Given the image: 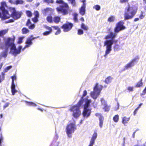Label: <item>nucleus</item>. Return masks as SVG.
<instances>
[{"label":"nucleus","instance_id":"obj_2","mask_svg":"<svg viewBox=\"0 0 146 146\" xmlns=\"http://www.w3.org/2000/svg\"><path fill=\"white\" fill-rule=\"evenodd\" d=\"M123 21H119L116 24L114 29L115 33L111 32L109 34L105 36L104 38L106 40L104 42V46H106V50L104 56L106 57L110 53L112 50V45L113 43H115L116 42L117 40H115L114 39L117 35V33L125 29V27L123 25Z\"/></svg>","mask_w":146,"mask_h":146},{"label":"nucleus","instance_id":"obj_34","mask_svg":"<svg viewBox=\"0 0 146 146\" xmlns=\"http://www.w3.org/2000/svg\"><path fill=\"white\" fill-rule=\"evenodd\" d=\"M133 87L128 86L127 88V89L129 92H133Z\"/></svg>","mask_w":146,"mask_h":146},{"label":"nucleus","instance_id":"obj_25","mask_svg":"<svg viewBox=\"0 0 146 146\" xmlns=\"http://www.w3.org/2000/svg\"><path fill=\"white\" fill-rule=\"evenodd\" d=\"M145 16V14L144 12L142 11H141V14L139 16L140 18L141 19H143Z\"/></svg>","mask_w":146,"mask_h":146},{"label":"nucleus","instance_id":"obj_47","mask_svg":"<svg viewBox=\"0 0 146 146\" xmlns=\"http://www.w3.org/2000/svg\"><path fill=\"white\" fill-rule=\"evenodd\" d=\"M31 24V22L30 19H28L26 23V25L27 26H29V25Z\"/></svg>","mask_w":146,"mask_h":146},{"label":"nucleus","instance_id":"obj_39","mask_svg":"<svg viewBox=\"0 0 146 146\" xmlns=\"http://www.w3.org/2000/svg\"><path fill=\"white\" fill-rule=\"evenodd\" d=\"M24 38V37H20L18 39V43L19 44H21L22 42V40Z\"/></svg>","mask_w":146,"mask_h":146},{"label":"nucleus","instance_id":"obj_4","mask_svg":"<svg viewBox=\"0 0 146 146\" xmlns=\"http://www.w3.org/2000/svg\"><path fill=\"white\" fill-rule=\"evenodd\" d=\"M56 3L62 4L61 5L56 8V10L58 13H62L63 15L67 14L68 13V10L69 8L68 5L64 3L62 0H57Z\"/></svg>","mask_w":146,"mask_h":146},{"label":"nucleus","instance_id":"obj_7","mask_svg":"<svg viewBox=\"0 0 146 146\" xmlns=\"http://www.w3.org/2000/svg\"><path fill=\"white\" fill-rule=\"evenodd\" d=\"M103 88L102 86L97 84L94 88V91L91 92L90 95L92 98L96 99L99 95Z\"/></svg>","mask_w":146,"mask_h":146},{"label":"nucleus","instance_id":"obj_57","mask_svg":"<svg viewBox=\"0 0 146 146\" xmlns=\"http://www.w3.org/2000/svg\"><path fill=\"white\" fill-rule=\"evenodd\" d=\"M143 92L144 94L146 93V86L145 89L143 90Z\"/></svg>","mask_w":146,"mask_h":146},{"label":"nucleus","instance_id":"obj_30","mask_svg":"<svg viewBox=\"0 0 146 146\" xmlns=\"http://www.w3.org/2000/svg\"><path fill=\"white\" fill-rule=\"evenodd\" d=\"M51 9L49 8H47L46 9H44V13H45V15H46V14L48 13H50V11H51Z\"/></svg>","mask_w":146,"mask_h":146},{"label":"nucleus","instance_id":"obj_9","mask_svg":"<svg viewBox=\"0 0 146 146\" xmlns=\"http://www.w3.org/2000/svg\"><path fill=\"white\" fill-rule=\"evenodd\" d=\"M138 58V57L135 58L127 64L125 65L124 66L123 70L125 71L131 68L133 66L135 65L136 60Z\"/></svg>","mask_w":146,"mask_h":146},{"label":"nucleus","instance_id":"obj_48","mask_svg":"<svg viewBox=\"0 0 146 146\" xmlns=\"http://www.w3.org/2000/svg\"><path fill=\"white\" fill-rule=\"evenodd\" d=\"M129 0H120V2L121 3H123L128 2Z\"/></svg>","mask_w":146,"mask_h":146},{"label":"nucleus","instance_id":"obj_44","mask_svg":"<svg viewBox=\"0 0 146 146\" xmlns=\"http://www.w3.org/2000/svg\"><path fill=\"white\" fill-rule=\"evenodd\" d=\"M51 32L49 31H46L43 33V35L44 36H47Z\"/></svg>","mask_w":146,"mask_h":146},{"label":"nucleus","instance_id":"obj_8","mask_svg":"<svg viewBox=\"0 0 146 146\" xmlns=\"http://www.w3.org/2000/svg\"><path fill=\"white\" fill-rule=\"evenodd\" d=\"M76 129V127L74 124L70 123L68 125L66 129V133L68 137L71 138L72 137V134L74 132Z\"/></svg>","mask_w":146,"mask_h":146},{"label":"nucleus","instance_id":"obj_64","mask_svg":"<svg viewBox=\"0 0 146 146\" xmlns=\"http://www.w3.org/2000/svg\"><path fill=\"white\" fill-rule=\"evenodd\" d=\"M93 146V145H91L90 144L88 146Z\"/></svg>","mask_w":146,"mask_h":146},{"label":"nucleus","instance_id":"obj_42","mask_svg":"<svg viewBox=\"0 0 146 146\" xmlns=\"http://www.w3.org/2000/svg\"><path fill=\"white\" fill-rule=\"evenodd\" d=\"M38 17H35L32 19V20L34 23H36L38 21Z\"/></svg>","mask_w":146,"mask_h":146},{"label":"nucleus","instance_id":"obj_59","mask_svg":"<svg viewBox=\"0 0 146 146\" xmlns=\"http://www.w3.org/2000/svg\"><path fill=\"white\" fill-rule=\"evenodd\" d=\"M80 20L83 21H84V19L83 17H81L80 18Z\"/></svg>","mask_w":146,"mask_h":146},{"label":"nucleus","instance_id":"obj_53","mask_svg":"<svg viewBox=\"0 0 146 146\" xmlns=\"http://www.w3.org/2000/svg\"><path fill=\"white\" fill-rule=\"evenodd\" d=\"M138 110V109H137V108L135 110V111H134V115H135V114L137 113Z\"/></svg>","mask_w":146,"mask_h":146},{"label":"nucleus","instance_id":"obj_3","mask_svg":"<svg viewBox=\"0 0 146 146\" xmlns=\"http://www.w3.org/2000/svg\"><path fill=\"white\" fill-rule=\"evenodd\" d=\"M137 10L136 7H130L128 3L127 7H125L124 14L125 20L132 19L136 14Z\"/></svg>","mask_w":146,"mask_h":146},{"label":"nucleus","instance_id":"obj_45","mask_svg":"<svg viewBox=\"0 0 146 146\" xmlns=\"http://www.w3.org/2000/svg\"><path fill=\"white\" fill-rule=\"evenodd\" d=\"M9 104V102H7L3 106V108L4 109L5 108L7 107Z\"/></svg>","mask_w":146,"mask_h":146},{"label":"nucleus","instance_id":"obj_61","mask_svg":"<svg viewBox=\"0 0 146 146\" xmlns=\"http://www.w3.org/2000/svg\"><path fill=\"white\" fill-rule=\"evenodd\" d=\"M33 0H28V1L29 2H31Z\"/></svg>","mask_w":146,"mask_h":146},{"label":"nucleus","instance_id":"obj_22","mask_svg":"<svg viewBox=\"0 0 146 146\" xmlns=\"http://www.w3.org/2000/svg\"><path fill=\"white\" fill-rule=\"evenodd\" d=\"M22 31L23 34H26L28 33L29 31V30L28 29L25 28H23Z\"/></svg>","mask_w":146,"mask_h":146},{"label":"nucleus","instance_id":"obj_33","mask_svg":"<svg viewBox=\"0 0 146 146\" xmlns=\"http://www.w3.org/2000/svg\"><path fill=\"white\" fill-rule=\"evenodd\" d=\"M93 8L95 9L97 11H99L100 9V7L98 5H96L93 7Z\"/></svg>","mask_w":146,"mask_h":146},{"label":"nucleus","instance_id":"obj_10","mask_svg":"<svg viewBox=\"0 0 146 146\" xmlns=\"http://www.w3.org/2000/svg\"><path fill=\"white\" fill-rule=\"evenodd\" d=\"M38 37V36L36 37H33V36L32 35L30 37L28 38L27 39V40L25 42L26 44L25 45V47L22 49V50L23 51L26 48L29 47L33 43L32 41Z\"/></svg>","mask_w":146,"mask_h":146},{"label":"nucleus","instance_id":"obj_50","mask_svg":"<svg viewBox=\"0 0 146 146\" xmlns=\"http://www.w3.org/2000/svg\"><path fill=\"white\" fill-rule=\"evenodd\" d=\"M95 115L97 116L98 117H99L101 116H102L100 114L98 113H96L95 114Z\"/></svg>","mask_w":146,"mask_h":146},{"label":"nucleus","instance_id":"obj_26","mask_svg":"<svg viewBox=\"0 0 146 146\" xmlns=\"http://www.w3.org/2000/svg\"><path fill=\"white\" fill-rule=\"evenodd\" d=\"M103 109L105 110V111H108L110 109V107L107 106V104L104 106V107L103 108Z\"/></svg>","mask_w":146,"mask_h":146},{"label":"nucleus","instance_id":"obj_13","mask_svg":"<svg viewBox=\"0 0 146 146\" xmlns=\"http://www.w3.org/2000/svg\"><path fill=\"white\" fill-rule=\"evenodd\" d=\"M86 0H83L82 1L83 4L81 8L79 9V13L82 15H83L85 14L86 11V4L85 2Z\"/></svg>","mask_w":146,"mask_h":146},{"label":"nucleus","instance_id":"obj_60","mask_svg":"<svg viewBox=\"0 0 146 146\" xmlns=\"http://www.w3.org/2000/svg\"><path fill=\"white\" fill-rule=\"evenodd\" d=\"M38 110H40L41 111H43V110L42 109H41L40 108H38L37 109Z\"/></svg>","mask_w":146,"mask_h":146},{"label":"nucleus","instance_id":"obj_28","mask_svg":"<svg viewBox=\"0 0 146 146\" xmlns=\"http://www.w3.org/2000/svg\"><path fill=\"white\" fill-rule=\"evenodd\" d=\"M46 20L48 22L50 23H51L52 22V17L50 16L47 17Z\"/></svg>","mask_w":146,"mask_h":146},{"label":"nucleus","instance_id":"obj_27","mask_svg":"<svg viewBox=\"0 0 146 146\" xmlns=\"http://www.w3.org/2000/svg\"><path fill=\"white\" fill-rule=\"evenodd\" d=\"M142 79H141L140 81L138 82L137 85H136V87H139L142 86L143 83L142 82Z\"/></svg>","mask_w":146,"mask_h":146},{"label":"nucleus","instance_id":"obj_56","mask_svg":"<svg viewBox=\"0 0 146 146\" xmlns=\"http://www.w3.org/2000/svg\"><path fill=\"white\" fill-rule=\"evenodd\" d=\"M139 18H135V19L134 20V21H139Z\"/></svg>","mask_w":146,"mask_h":146},{"label":"nucleus","instance_id":"obj_51","mask_svg":"<svg viewBox=\"0 0 146 146\" xmlns=\"http://www.w3.org/2000/svg\"><path fill=\"white\" fill-rule=\"evenodd\" d=\"M52 27L54 28V29H56V30H58V29H60L57 26H53Z\"/></svg>","mask_w":146,"mask_h":146},{"label":"nucleus","instance_id":"obj_41","mask_svg":"<svg viewBox=\"0 0 146 146\" xmlns=\"http://www.w3.org/2000/svg\"><path fill=\"white\" fill-rule=\"evenodd\" d=\"M44 27L47 30H48L49 31V32H51L52 31V29L51 27H50L47 26L45 25L44 26Z\"/></svg>","mask_w":146,"mask_h":146},{"label":"nucleus","instance_id":"obj_12","mask_svg":"<svg viewBox=\"0 0 146 146\" xmlns=\"http://www.w3.org/2000/svg\"><path fill=\"white\" fill-rule=\"evenodd\" d=\"M73 26L72 23L68 22L64 24L61 27V28L63 29V31L66 32L69 31L72 29Z\"/></svg>","mask_w":146,"mask_h":146},{"label":"nucleus","instance_id":"obj_62","mask_svg":"<svg viewBox=\"0 0 146 146\" xmlns=\"http://www.w3.org/2000/svg\"><path fill=\"white\" fill-rule=\"evenodd\" d=\"M3 116V115L2 114H1V115H0V117H1V118Z\"/></svg>","mask_w":146,"mask_h":146},{"label":"nucleus","instance_id":"obj_21","mask_svg":"<svg viewBox=\"0 0 146 146\" xmlns=\"http://www.w3.org/2000/svg\"><path fill=\"white\" fill-rule=\"evenodd\" d=\"M60 18L58 17H55L54 18V21L56 23H58L60 21Z\"/></svg>","mask_w":146,"mask_h":146},{"label":"nucleus","instance_id":"obj_40","mask_svg":"<svg viewBox=\"0 0 146 146\" xmlns=\"http://www.w3.org/2000/svg\"><path fill=\"white\" fill-rule=\"evenodd\" d=\"M34 15L35 16V17H37L38 18L39 17V13L37 11H36L34 12Z\"/></svg>","mask_w":146,"mask_h":146},{"label":"nucleus","instance_id":"obj_55","mask_svg":"<svg viewBox=\"0 0 146 146\" xmlns=\"http://www.w3.org/2000/svg\"><path fill=\"white\" fill-rule=\"evenodd\" d=\"M119 104L118 102H117V108H115V110H117L119 108Z\"/></svg>","mask_w":146,"mask_h":146},{"label":"nucleus","instance_id":"obj_18","mask_svg":"<svg viewBox=\"0 0 146 146\" xmlns=\"http://www.w3.org/2000/svg\"><path fill=\"white\" fill-rule=\"evenodd\" d=\"M104 119V118L103 116H101L99 117V120L100 121L99 125L101 128L102 126Z\"/></svg>","mask_w":146,"mask_h":146},{"label":"nucleus","instance_id":"obj_36","mask_svg":"<svg viewBox=\"0 0 146 146\" xmlns=\"http://www.w3.org/2000/svg\"><path fill=\"white\" fill-rule=\"evenodd\" d=\"M70 1L73 6H75L76 5V2L75 0H68Z\"/></svg>","mask_w":146,"mask_h":146},{"label":"nucleus","instance_id":"obj_35","mask_svg":"<svg viewBox=\"0 0 146 146\" xmlns=\"http://www.w3.org/2000/svg\"><path fill=\"white\" fill-rule=\"evenodd\" d=\"M29 28L31 29H34L35 27V25L34 24H31L29 25V26H28Z\"/></svg>","mask_w":146,"mask_h":146},{"label":"nucleus","instance_id":"obj_38","mask_svg":"<svg viewBox=\"0 0 146 146\" xmlns=\"http://www.w3.org/2000/svg\"><path fill=\"white\" fill-rule=\"evenodd\" d=\"M23 3V1L22 0H17L15 1L16 4L17 5L18 4H22Z\"/></svg>","mask_w":146,"mask_h":146},{"label":"nucleus","instance_id":"obj_1","mask_svg":"<svg viewBox=\"0 0 146 146\" xmlns=\"http://www.w3.org/2000/svg\"><path fill=\"white\" fill-rule=\"evenodd\" d=\"M87 91L86 90L84 91L83 97L81 98L80 100L76 105L72 106L70 108L71 111L73 112V115L76 118L79 117L81 113L79 107L83 103H84V111L83 112V115L84 118H88L90 115L91 110L88 108L91 102L90 100L87 98L83 99V97L86 95Z\"/></svg>","mask_w":146,"mask_h":146},{"label":"nucleus","instance_id":"obj_14","mask_svg":"<svg viewBox=\"0 0 146 146\" xmlns=\"http://www.w3.org/2000/svg\"><path fill=\"white\" fill-rule=\"evenodd\" d=\"M97 136V133L95 131L93 135L91 140L90 141V144L93 145L95 140L96 139Z\"/></svg>","mask_w":146,"mask_h":146},{"label":"nucleus","instance_id":"obj_46","mask_svg":"<svg viewBox=\"0 0 146 146\" xmlns=\"http://www.w3.org/2000/svg\"><path fill=\"white\" fill-rule=\"evenodd\" d=\"M44 1L47 3H53V1L52 0H44Z\"/></svg>","mask_w":146,"mask_h":146},{"label":"nucleus","instance_id":"obj_19","mask_svg":"<svg viewBox=\"0 0 146 146\" xmlns=\"http://www.w3.org/2000/svg\"><path fill=\"white\" fill-rule=\"evenodd\" d=\"M25 102H26L27 105L30 106H32L33 107H36L37 106V105L35 104L32 102H29L25 101Z\"/></svg>","mask_w":146,"mask_h":146},{"label":"nucleus","instance_id":"obj_15","mask_svg":"<svg viewBox=\"0 0 146 146\" xmlns=\"http://www.w3.org/2000/svg\"><path fill=\"white\" fill-rule=\"evenodd\" d=\"M113 79V77L109 76L105 79L104 82L106 84H109L112 82Z\"/></svg>","mask_w":146,"mask_h":146},{"label":"nucleus","instance_id":"obj_31","mask_svg":"<svg viewBox=\"0 0 146 146\" xmlns=\"http://www.w3.org/2000/svg\"><path fill=\"white\" fill-rule=\"evenodd\" d=\"M74 16V19L75 22H76L78 21V19H77V17L78 15V14L76 13H74L73 15Z\"/></svg>","mask_w":146,"mask_h":146},{"label":"nucleus","instance_id":"obj_23","mask_svg":"<svg viewBox=\"0 0 146 146\" xmlns=\"http://www.w3.org/2000/svg\"><path fill=\"white\" fill-rule=\"evenodd\" d=\"M115 17L113 16H111L109 17L108 19V21L109 22H112L114 21Z\"/></svg>","mask_w":146,"mask_h":146},{"label":"nucleus","instance_id":"obj_24","mask_svg":"<svg viewBox=\"0 0 146 146\" xmlns=\"http://www.w3.org/2000/svg\"><path fill=\"white\" fill-rule=\"evenodd\" d=\"M113 119L114 122H117L119 120V115H115L113 117Z\"/></svg>","mask_w":146,"mask_h":146},{"label":"nucleus","instance_id":"obj_32","mask_svg":"<svg viewBox=\"0 0 146 146\" xmlns=\"http://www.w3.org/2000/svg\"><path fill=\"white\" fill-rule=\"evenodd\" d=\"M26 13L27 15L29 17H30L32 16V13L31 12L29 11H26Z\"/></svg>","mask_w":146,"mask_h":146},{"label":"nucleus","instance_id":"obj_16","mask_svg":"<svg viewBox=\"0 0 146 146\" xmlns=\"http://www.w3.org/2000/svg\"><path fill=\"white\" fill-rule=\"evenodd\" d=\"M130 117H123L122 118V123L125 125V124L127 123V122L129 121L130 120Z\"/></svg>","mask_w":146,"mask_h":146},{"label":"nucleus","instance_id":"obj_37","mask_svg":"<svg viewBox=\"0 0 146 146\" xmlns=\"http://www.w3.org/2000/svg\"><path fill=\"white\" fill-rule=\"evenodd\" d=\"M84 32L81 29H79L78 31V34L79 35H81L83 34Z\"/></svg>","mask_w":146,"mask_h":146},{"label":"nucleus","instance_id":"obj_43","mask_svg":"<svg viewBox=\"0 0 146 146\" xmlns=\"http://www.w3.org/2000/svg\"><path fill=\"white\" fill-rule=\"evenodd\" d=\"M12 67V66H7L6 67V68L5 69V72H7Z\"/></svg>","mask_w":146,"mask_h":146},{"label":"nucleus","instance_id":"obj_54","mask_svg":"<svg viewBox=\"0 0 146 146\" xmlns=\"http://www.w3.org/2000/svg\"><path fill=\"white\" fill-rule=\"evenodd\" d=\"M143 105V103H140L139 105V106L137 107V109H138H138L140 108V107H141V106Z\"/></svg>","mask_w":146,"mask_h":146},{"label":"nucleus","instance_id":"obj_29","mask_svg":"<svg viewBox=\"0 0 146 146\" xmlns=\"http://www.w3.org/2000/svg\"><path fill=\"white\" fill-rule=\"evenodd\" d=\"M102 105L104 106L107 104V103L103 98H102L100 100Z\"/></svg>","mask_w":146,"mask_h":146},{"label":"nucleus","instance_id":"obj_58","mask_svg":"<svg viewBox=\"0 0 146 146\" xmlns=\"http://www.w3.org/2000/svg\"><path fill=\"white\" fill-rule=\"evenodd\" d=\"M143 1L144 5H145V4H146V0H143Z\"/></svg>","mask_w":146,"mask_h":146},{"label":"nucleus","instance_id":"obj_52","mask_svg":"<svg viewBox=\"0 0 146 146\" xmlns=\"http://www.w3.org/2000/svg\"><path fill=\"white\" fill-rule=\"evenodd\" d=\"M138 130L137 129L135 131H134L133 133V134L132 135V136L133 137V138H134L135 137V133L136 132V131H137Z\"/></svg>","mask_w":146,"mask_h":146},{"label":"nucleus","instance_id":"obj_6","mask_svg":"<svg viewBox=\"0 0 146 146\" xmlns=\"http://www.w3.org/2000/svg\"><path fill=\"white\" fill-rule=\"evenodd\" d=\"M12 12L11 15H10V17H11L14 19H10L8 21H5V23H7L13 22L15 20H17L20 18L22 15V13L20 12L17 11L14 8H12L11 9Z\"/></svg>","mask_w":146,"mask_h":146},{"label":"nucleus","instance_id":"obj_11","mask_svg":"<svg viewBox=\"0 0 146 146\" xmlns=\"http://www.w3.org/2000/svg\"><path fill=\"white\" fill-rule=\"evenodd\" d=\"M11 78L12 79L11 89L12 95H14L15 93L17 92V91L15 89V86L14 84V80H17V77L15 74H14L13 76H11Z\"/></svg>","mask_w":146,"mask_h":146},{"label":"nucleus","instance_id":"obj_17","mask_svg":"<svg viewBox=\"0 0 146 146\" xmlns=\"http://www.w3.org/2000/svg\"><path fill=\"white\" fill-rule=\"evenodd\" d=\"M114 51V52L119 51L120 49V46L117 44H115L113 46Z\"/></svg>","mask_w":146,"mask_h":146},{"label":"nucleus","instance_id":"obj_5","mask_svg":"<svg viewBox=\"0 0 146 146\" xmlns=\"http://www.w3.org/2000/svg\"><path fill=\"white\" fill-rule=\"evenodd\" d=\"M6 6L5 2H4L1 3V7H0V18H1L3 20L8 19L10 16L8 11L5 9Z\"/></svg>","mask_w":146,"mask_h":146},{"label":"nucleus","instance_id":"obj_49","mask_svg":"<svg viewBox=\"0 0 146 146\" xmlns=\"http://www.w3.org/2000/svg\"><path fill=\"white\" fill-rule=\"evenodd\" d=\"M57 30V32L55 33V34L56 35H57L59 34L60 33V32H61V31H60V29H58V30Z\"/></svg>","mask_w":146,"mask_h":146},{"label":"nucleus","instance_id":"obj_63","mask_svg":"<svg viewBox=\"0 0 146 146\" xmlns=\"http://www.w3.org/2000/svg\"><path fill=\"white\" fill-rule=\"evenodd\" d=\"M144 9L145 10H146V5L144 6Z\"/></svg>","mask_w":146,"mask_h":146},{"label":"nucleus","instance_id":"obj_20","mask_svg":"<svg viewBox=\"0 0 146 146\" xmlns=\"http://www.w3.org/2000/svg\"><path fill=\"white\" fill-rule=\"evenodd\" d=\"M81 28L84 30L87 31L88 29V27L84 23H82L81 24Z\"/></svg>","mask_w":146,"mask_h":146}]
</instances>
